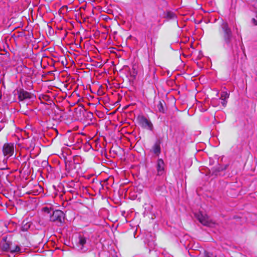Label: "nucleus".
<instances>
[{
  "label": "nucleus",
  "mask_w": 257,
  "mask_h": 257,
  "mask_svg": "<svg viewBox=\"0 0 257 257\" xmlns=\"http://www.w3.org/2000/svg\"><path fill=\"white\" fill-rule=\"evenodd\" d=\"M42 164L44 166L48 165V162L47 161H43Z\"/></svg>",
  "instance_id": "412c9836"
},
{
  "label": "nucleus",
  "mask_w": 257,
  "mask_h": 257,
  "mask_svg": "<svg viewBox=\"0 0 257 257\" xmlns=\"http://www.w3.org/2000/svg\"><path fill=\"white\" fill-rule=\"evenodd\" d=\"M157 107L160 112L165 113L166 112V104L164 100H161L159 101Z\"/></svg>",
  "instance_id": "1a4fd4ad"
},
{
  "label": "nucleus",
  "mask_w": 257,
  "mask_h": 257,
  "mask_svg": "<svg viewBox=\"0 0 257 257\" xmlns=\"http://www.w3.org/2000/svg\"><path fill=\"white\" fill-rule=\"evenodd\" d=\"M42 211L48 214H52L51 211H53V209L51 207H44L42 208Z\"/></svg>",
  "instance_id": "f8f14e48"
},
{
  "label": "nucleus",
  "mask_w": 257,
  "mask_h": 257,
  "mask_svg": "<svg viewBox=\"0 0 257 257\" xmlns=\"http://www.w3.org/2000/svg\"><path fill=\"white\" fill-rule=\"evenodd\" d=\"M7 236H4L3 238H2V240L5 242H8L9 241H7Z\"/></svg>",
  "instance_id": "aec40b11"
},
{
  "label": "nucleus",
  "mask_w": 257,
  "mask_h": 257,
  "mask_svg": "<svg viewBox=\"0 0 257 257\" xmlns=\"http://www.w3.org/2000/svg\"><path fill=\"white\" fill-rule=\"evenodd\" d=\"M86 242V239L85 237L83 236H79V241L78 243L79 245L82 246V247L84 246V245Z\"/></svg>",
  "instance_id": "9b49d317"
},
{
  "label": "nucleus",
  "mask_w": 257,
  "mask_h": 257,
  "mask_svg": "<svg viewBox=\"0 0 257 257\" xmlns=\"http://www.w3.org/2000/svg\"><path fill=\"white\" fill-rule=\"evenodd\" d=\"M87 116L88 117H92L93 116V113L90 112H87Z\"/></svg>",
  "instance_id": "4be33fe9"
},
{
  "label": "nucleus",
  "mask_w": 257,
  "mask_h": 257,
  "mask_svg": "<svg viewBox=\"0 0 257 257\" xmlns=\"http://www.w3.org/2000/svg\"><path fill=\"white\" fill-rule=\"evenodd\" d=\"M4 157H10L14 154V145L13 143H5L2 148Z\"/></svg>",
  "instance_id": "20e7f679"
},
{
  "label": "nucleus",
  "mask_w": 257,
  "mask_h": 257,
  "mask_svg": "<svg viewBox=\"0 0 257 257\" xmlns=\"http://www.w3.org/2000/svg\"><path fill=\"white\" fill-rule=\"evenodd\" d=\"M229 97V94L226 92H223L221 94L220 99H226Z\"/></svg>",
  "instance_id": "dca6fc26"
},
{
  "label": "nucleus",
  "mask_w": 257,
  "mask_h": 257,
  "mask_svg": "<svg viewBox=\"0 0 257 257\" xmlns=\"http://www.w3.org/2000/svg\"><path fill=\"white\" fill-rule=\"evenodd\" d=\"M20 250V247L18 245H16L14 247H12L10 250V252L14 253L15 252H18Z\"/></svg>",
  "instance_id": "2eb2a0df"
},
{
  "label": "nucleus",
  "mask_w": 257,
  "mask_h": 257,
  "mask_svg": "<svg viewBox=\"0 0 257 257\" xmlns=\"http://www.w3.org/2000/svg\"><path fill=\"white\" fill-rule=\"evenodd\" d=\"M196 216L199 221L204 225L210 226L213 223L212 220L206 215H204L201 213H198L196 215Z\"/></svg>",
  "instance_id": "423d86ee"
},
{
  "label": "nucleus",
  "mask_w": 257,
  "mask_h": 257,
  "mask_svg": "<svg viewBox=\"0 0 257 257\" xmlns=\"http://www.w3.org/2000/svg\"><path fill=\"white\" fill-rule=\"evenodd\" d=\"M137 120L139 124L141 125L143 128H148L150 130H153V124L145 116L143 115L139 116L137 117Z\"/></svg>",
  "instance_id": "39448f33"
},
{
  "label": "nucleus",
  "mask_w": 257,
  "mask_h": 257,
  "mask_svg": "<svg viewBox=\"0 0 257 257\" xmlns=\"http://www.w3.org/2000/svg\"><path fill=\"white\" fill-rule=\"evenodd\" d=\"M6 158H5L4 160H3V163L5 164V165H6L7 163V161H8V159L9 157H6Z\"/></svg>",
  "instance_id": "6ab92c4d"
},
{
  "label": "nucleus",
  "mask_w": 257,
  "mask_h": 257,
  "mask_svg": "<svg viewBox=\"0 0 257 257\" xmlns=\"http://www.w3.org/2000/svg\"><path fill=\"white\" fill-rule=\"evenodd\" d=\"M166 17L169 19H172L175 18V14L172 12L167 13Z\"/></svg>",
  "instance_id": "4468645a"
},
{
  "label": "nucleus",
  "mask_w": 257,
  "mask_h": 257,
  "mask_svg": "<svg viewBox=\"0 0 257 257\" xmlns=\"http://www.w3.org/2000/svg\"><path fill=\"white\" fill-rule=\"evenodd\" d=\"M221 28L223 33V39L226 43L229 44L231 41L232 36L231 30L227 22H222Z\"/></svg>",
  "instance_id": "f03ea898"
},
{
  "label": "nucleus",
  "mask_w": 257,
  "mask_h": 257,
  "mask_svg": "<svg viewBox=\"0 0 257 257\" xmlns=\"http://www.w3.org/2000/svg\"><path fill=\"white\" fill-rule=\"evenodd\" d=\"M220 99L221 100V103L222 104L223 106L226 107L227 103V101L226 100V99H225L224 98Z\"/></svg>",
  "instance_id": "f3484780"
},
{
  "label": "nucleus",
  "mask_w": 257,
  "mask_h": 257,
  "mask_svg": "<svg viewBox=\"0 0 257 257\" xmlns=\"http://www.w3.org/2000/svg\"><path fill=\"white\" fill-rule=\"evenodd\" d=\"M165 164L164 161L162 159L158 160L157 164V170L158 175H162L164 172Z\"/></svg>",
  "instance_id": "0eeeda50"
},
{
  "label": "nucleus",
  "mask_w": 257,
  "mask_h": 257,
  "mask_svg": "<svg viewBox=\"0 0 257 257\" xmlns=\"http://www.w3.org/2000/svg\"><path fill=\"white\" fill-rule=\"evenodd\" d=\"M11 242H5L2 246V250L4 251H10Z\"/></svg>",
  "instance_id": "9d476101"
},
{
  "label": "nucleus",
  "mask_w": 257,
  "mask_h": 257,
  "mask_svg": "<svg viewBox=\"0 0 257 257\" xmlns=\"http://www.w3.org/2000/svg\"><path fill=\"white\" fill-rule=\"evenodd\" d=\"M18 95L19 102L23 104L27 103V105L30 100L34 98L33 93L28 92L24 89H20L18 90Z\"/></svg>",
  "instance_id": "f257e3e1"
},
{
  "label": "nucleus",
  "mask_w": 257,
  "mask_h": 257,
  "mask_svg": "<svg viewBox=\"0 0 257 257\" xmlns=\"http://www.w3.org/2000/svg\"><path fill=\"white\" fill-rule=\"evenodd\" d=\"M203 254L205 257H216V255L214 254L212 252L204 250Z\"/></svg>",
  "instance_id": "ddd939ff"
},
{
  "label": "nucleus",
  "mask_w": 257,
  "mask_h": 257,
  "mask_svg": "<svg viewBox=\"0 0 257 257\" xmlns=\"http://www.w3.org/2000/svg\"><path fill=\"white\" fill-rule=\"evenodd\" d=\"M65 215L60 210H56L52 211V214L50 215L51 221L62 224L64 221Z\"/></svg>",
  "instance_id": "7ed1b4c3"
},
{
  "label": "nucleus",
  "mask_w": 257,
  "mask_h": 257,
  "mask_svg": "<svg viewBox=\"0 0 257 257\" xmlns=\"http://www.w3.org/2000/svg\"><path fill=\"white\" fill-rule=\"evenodd\" d=\"M9 168L7 167V166H6L5 167L1 168L0 169L2 170H7Z\"/></svg>",
  "instance_id": "5701e85b"
},
{
  "label": "nucleus",
  "mask_w": 257,
  "mask_h": 257,
  "mask_svg": "<svg viewBox=\"0 0 257 257\" xmlns=\"http://www.w3.org/2000/svg\"><path fill=\"white\" fill-rule=\"evenodd\" d=\"M161 142L160 141H157L152 147V151L154 154L157 156H159L161 153Z\"/></svg>",
  "instance_id": "6e6552de"
},
{
  "label": "nucleus",
  "mask_w": 257,
  "mask_h": 257,
  "mask_svg": "<svg viewBox=\"0 0 257 257\" xmlns=\"http://www.w3.org/2000/svg\"><path fill=\"white\" fill-rule=\"evenodd\" d=\"M251 21H252V22L253 23V25L254 26H256L257 25V20L255 19L252 18L251 19Z\"/></svg>",
  "instance_id": "a211bd4d"
}]
</instances>
